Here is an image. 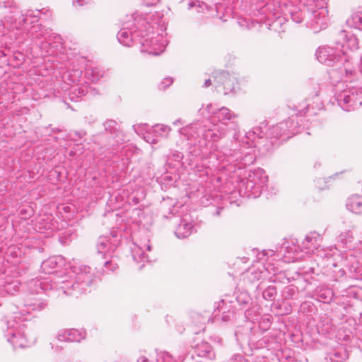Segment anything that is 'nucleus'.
Returning a JSON list of instances; mask_svg holds the SVG:
<instances>
[{
  "label": "nucleus",
  "instance_id": "ddd939ff",
  "mask_svg": "<svg viewBox=\"0 0 362 362\" xmlns=\"http://www.w3.org/2000/svg\"><path fill=\"white\" fill-rule=\"evenodd\" d=\"M214 86L218 92L221 91L222 87L224 95L235 93L237 88L236 78L228 72L220 71L214 78Z\"/></svg>",
  "mask_w": 362,
  "mask_h": 362
},
{
  "label": "nucleus",
  "instance_id": "f3484780",
  "mask_svg": "<svg viewBox=\"0 0 362 362\" xmlns=\"http://www.w3.org/2000/svg\"><path fill=\"white\" fill-rule=\"evenodd\" d=\"M35 229L46 237L51 236L58 229L57 221H53L50 216L39 218L35 225Z\"/></svg>",
  "mask_w": 362,
  "mask_h": 362
},
{
  "label": "nucleus",
  "instance_id": "4d7b16f0",
  "mask_svg": "<svg viewBox=\"0 0 362 362\" xmlns=\"http://www.w3.org/2000/svg\"><path fill=\"white\" fill-rule=\"evenodd\" d=\"M211 85H212V82L211 79H206L204 83V87L207 88L209 87Z\"/></svg>",
  "mask_w": 362,
  "mask_h": 362
},
{
  "label": "nucleus",
  "instance_id": "6e6552de",
  "mask_svg": "<svg viewBox=\"0 0 362 362\" xmlns=\"http://www.w3.org/2000/svg\"><path fill=\"white\" fill-rule=\"evenodd\" d=\"M316 56L320 63L327 66H332L338 62L347 60L345 57V52L340 50L337 45L335 48L328 46L320 47L316 51Z\"/></svg>",
  "mask_w": 362,
  "mask_h": 362
},
{
  "label": "nucleus",
  "instance_id": "72a5a7b5",
  "mask_svg": "<svg viewBox=\"0 0 362 362\" xmlns=\"http://www.w3.org/2000/svg\"><path fill=\"white\" fill-rule=\"evenodd\" d=\"M262 274V271L258 269L251 268L245 272V275L248 281L253 283L255 281L260 279Z\"/></svg>",
  "mask_w": 362,
  "mask_h": 362
},
{
  "label": "nucleus",
  "instance_id": "e2e57ef3",
  "mask_svg": "<svg viewBox=\"0 0 362 362\" xmlns=\"http://www.w3.org/2000/svg\"><path fill=\"white\" fill-rule=\"evenodd\" d=\"M99 75L100 78L103 76V74H101L99 69L97 68V71L95 72V76Z\"/></svg>",
  "mask_w": 362,
  "mask_h": 362
},
{
  "label": "nucleus",
  "instance_id": "69168bd1",
  "mask_svg": "<svg viewBox=\"0 0 362 362\" xmlns=\"http://www.w3.org/2000/svg\"><path fill=\"white\" fill-rule=\"evenodd\" d=\"M289 259H291L292 261H295L298 259L297 257H288Z\"/></svg>",
  "mask_w": 362,
  "mask_h": 362
},
{
  "label": "nucleus",
  "instance_id": "7ed1b4c3",
  "mask_svg": "<svg viewBox=\"0 0 362 362\" xmlns=\"http://www.w3.org/2000/svg\"><path fill=\"white\" fill-rule=\"evenodd\" d=\"M133 26L127 23L117 33L119 42L126 47L132 45L134 41L141 45V52L151 55H159L165 49L161 42L163 36L157 34L154 30L158 28L156 22H148L146 18L139 17L134 18Z\"/></svg>",
  "mask_w": 362,
  "mask_h": 362
},
{
  "label": "nucleus",
  "instance_id": "052dcab7",
  "mask_svg": "<svg viewBox=\"0 0 362 362\" xmlns=\"http://www.w3.org/2000/svg\"><path fill=\"white\" fill-rule=\"evenodd\" d=\"M75 134H76V136H78V137L82 138L83 136H85V135H86V132H83V131H81V132H75Z\"/></svg>",
  "mask_w": 362,
  "mask_h": 362
},
{
  "label": "nucleus",
  "instance_id": "bb28decb",
  "mask_svg": "<svg viewBox=\"0 0 362 362\" xmlns=\"http://www.w3.org/2000/svg\"><path fill=\"white\" fill-rule=\"evenodd\" d=\"M346 24L351 28L362 30V7L353 12L346 20Z\"/></svg>",
  "mask_w": 362,
  "mask_h": 362
},
{
  "label": "nucleus",
  "instance_id": "4be33fe9",
  "mask_svg": "<svg viewBox=\"0 0 362 362\" xmlns=\"http://www.w3.org/2000/svg\"><path fill=\"white\" fill-rule=\"evenodd\" d=\"M320 240V235L315 232H312L306 235L302 243V247L306 250V253H314L315 250H318L319 241Z\"/></svg>",
  "mask_w": 362,
  "mask_h": 362
},
{
  "label": "nucleus",
  "instance_id": "cd10ccee",
  "mask_svg": "<svg viewBox=\"0 0 362 362\" xmlns=\"http://www.w3.org/2000/svg\"><path fill=\"white\" fill-rule=\"evenodd\" d=\"M231 305H227L224 300L219 302L217 309L218 312L221 313V320L223 322L229 321L234 316V311L230 308Z\"/></svg>",
  "mask_w": 362,
  "mask_h": 362
},
{
  "label": "nucleus",
  "instance_id": "f257e3e1",
  "mask_svg": "<svg viewBox=\"0 0 362 362\" xmlns=\"http://www.w3.org/2000/svg\"><path fill=\"white\" fill-rule=\"evenodd\" d=\"M212 105L209 104L202 112L204 111L209 115V124H201L199 123L187 125L180 128L179 133L184 136L188 141L189 148L194 146V149L192 153L194 156L200 155L203 149L211 141H217L223 138L228 129V121L237 117V115L226 107H221L216 110H211Z\"/></svg>",
  "mask_w": 362,
  "mask_h": 362
},
{
  "label": "nucleus",
  "instance_id": "0eeeda50",
  "mask_svg": "<svg viewBox=\"0 0 362 362\" xmlns=\"http://www.w3.org/2000/svg\"><path fill=\"white\" fill-rule=\"evenodd\" d=\"M32 15L33 12L28 11L25 15H21L22 19L19 21L17 18L13 19V16H5L4 20L0 21V37H3L2 41L0 42L5 45V48H7L8 45H11L13 41L11 32L26 23L28 16Z\"/></svg>",
  "mask_w": 362,
  "mask_h": 362
},
{
  "label": "nucleus",
  "instance_id": "412c9836",
  "mask_svg": "<svg viewBox=\"0 0 362 362\" xmlns=\"http://www.w3.org/2000/svg\"><path fill=\"white\" fill-rule=\"evenodd\" d=\"M194 232V226L189 219L184 217L180 219V223L175 229V234L180 238H186Z\"/></svg>",
  "mask_w": 362,
  "mask_h": 362
},
{
  "label": "nucleus",
  "instance_id": "13d9d810",
  "mask_svg": "<svg viewBox=\"0 0 362 362\" xmlns=\"http://www.w3.org/2000/svg\"><path fill=\"white\" fill-rule=\"evenodd\" d=\"M149 360L146 356H141L138 358L137 362H148Z\"/></svg>",
  "mask_w": 362,
  "mask_h": 362
},
{
  "label": "nucleus",
  "instance_id": "a19ab883",
  "mask_svg": "<svg viewBox=\"0 0 362 362\" xmlns=\"http://www.w3.org/2000/svg\"><path fill=\"white\" fill-rule=\"evenodd\" d=\"M103 265L105 267L104 273H108L109 272H113L118 269L117 264L112 259L105 261Z\"/></svg>",
  "mask_w": 362,
  "mask_h": 362
},
{
  "label": "nucleus",
  "instance_id": "39448f33",
  "mask_svg": "<svg viewBox=\"0 0 362 362\" xmlns=\"http://www.w3.org/2000/svg\"><path fill=\"white\" fill-rule=\"evenodd\" d=\"M17 308H11V315H8L1 322V328L6 338L14 349L25 348L31 344L25 336L24 324L25 318L21 312L17 311Z\"/></svg>",
  "mask_w": 362,
  "mask_h": 362
},
{
  "label": "nucleus",
  "instance_id": "680f3d73",
  "mask_svg": "<svg viewBox=\"0 0 362 362\" xmlns=\"http://www.w3.org/2000/svg\"><path fill=\"white\" fill-rule=\"evenodd\" d=\"M173 124L174 125H182V124H183V122L180 119H178L175 120V122H173Z\"/></svg>",
  "mask_w": 362,
  "mask_h": 362
},
{
  "label": "nucleus",
  "instance_id": "c756f323",
  "mask_svg": "<svg viewBox=\"0 0 362 362\" xmlns=\"http://www.w3.org/2000/svg\"><path fill=\"white\" fill-rule=\"evenodd\" d=\"M257 289L262 291L263 298L269 301L274 300L277 293L276 288L274 286H268L263 289L262 283H260L257 286Z\"/></svg>",
  "mask_w": 362,
  "mask_h": 362
},
{
  "label": "nucleus",
  "instance_id": "aec40b11",
  "mask_svg": "<svg viewBox=\"0 0 362 362\" xmlns=\"http://www.w3.org/2000/svg\"><path fill=\"white\" fill-rule=\"evenodd\" d=\"M0 8L7 16H13V19L17 18L18 21L22 19L21 15H23L14 0H0Z\"/></svg>",
  "mask_w": 362,
  "mask_h": 362
},
{
  "label": "nucleus",
  "instance_id": "a878e982",
  "mask_svg": "<svg viewBox=\"0 0 362 362\" xmlns=\"http://www.w3.org/2000/svg\"><path fill=\"white\" fill-rule=\"evenodd\" d=\"M88 93V88L83 85H73L69 88V97L72 101H78L79 98L85 96Z\"/></svg>",
  "mask_w": 362,
  "mask_h": 362
},
{
  "label": "nucleus",
  "instance_id": "a211bd4d",
  "mask_svg": "<svg viewBox=\"0 0 362 362\" xmlns=\"http://www.w3.org/2000/svg\"><path fill=\"white\" fill-rule=\"evenodd\" d=\"M65 263L63 257L53 256L43 261L41 264V269L45 274H53L62 268Z\"/></svg>",
  "mask_w": 362,
  "mask_h": 362
},
{
  "label": "nucleus",
  "instance_id": "c03bdc74",
  "mask_svg": "<svg viewBox=\"0 0 362 362\" xmlns=\"http://www.w3.org/2000/svg\"><path fill=\"white\" fill-rule=\"evenodd\" d=\"M97 71V68L95 69H87L85 71L86 77L90 80L92 82L98 81L100 79V76H95V72Z\"/></svg>",
  "mask_w": 362,
  "mask_h": 362
},
{
  "label": "nucleus",
  "instance_id": "9d476101",
  "mask_svg": "<svg viewBox=\"0 0 362 362\" xmlns=\"http://www.w3.org/2000/svg\"><path fill=\"white\" fill-rule=\"evenodd\" d=\"M268 177L262 169L256 170L249 175L246 182V189L248 196L257 197L259 196L264 187L267 185Z\"/></svg>",
  "mask_w": 362,
  "mask_h": 362
},
{
  "label": "nucleus",
  "instance_id": "ea45409f",
  "mask_svg": "<svg viewBox=\"0 0 362 362\" xmlns=\"http://www.w3.org/2000/svg\"><path fill=\"white\" fill-rule=\"evenodd\" d=\"M19 288V283L17 281L6 284L4 286L5 291L11 295H13L15 291H18Z\"/></svg>",
  "mask_w": 362,
  "mask_h": 362
},
{
  "label": "nucleus",
  "instance_id": "423d86ee",
  "mask_svg": "<svg viewBox=\"0 0 362 362\" xmlns=\"http://www.w3.org/2000/svg\"><path fill=\"white\" fill-rule=\"evenodd\" d=\"M336 100L342 110L353 111L362 105V88L344 89L336 94Z\"/></svg>",
  "mask_w": 362,
  "mask_h": 362
},
{
  "label": "nucleus",
  "instance_id": "f8f14e48",
  "mask_svg": "<svg viewBox=\"0 0 362 362\" xmlns=\"http://www.w3.org/2000/svg\"><path fill=\"white\" fill-rule=\"evenodd\" d=\"M119 241L116 231L112 232L111 236L99 237L96 243L98 253L101 255L102 258H107V255H110L116 250Z\"/></svg>",
  "mask_w": 362,
  "mask_h": 362
},
{
  "label": "nucleus",
  "instance_id": "37998d69",
  "mask_svg": "<svg viewBox=\"0 0 362 362\" xmlns=\"http://www.w3.org/2000/svg\"><path fill=\"white\" fill-rule=\"evenodd\" d=\"M291 18L295 23H299L303 21L305 13L301 11H295L291 13Z\"/></svg>",
  "mask_w": 362,
  "mask_h": 362
},
{
  "label": "nucleus",
  "instance_id": "338daca9",
  "mask_svg": "<svg viewBox=\"0 0 362 362\" xmlns=\"http://www.w3.org/2000/svg\"><path fill=\"white\" fill-rule=\"evenodd\" d=\"M272 267V264H268V265L266 267V268H265L266 271L269 272V269H270V267Z\"/></svg>",
  "mask_w": 362,
  "mask_h": 362
},
{
  "label": "nucleus",
  "instance_id": "a18cd8bd",
  "mask_svg": "<svg viewBox=\"0 0 362 362\" xmlns=\"http://www.w3.org/2000/svg\"><path fill=\"white\" fill-rule=\"evenodd\" d=\"M104 127L106 132L112 133L117 129V122L109 119L105 122Z\"/></svg>",
  "mask_w": 362,
  "mask_h": 362
},
{
  "label": "nucleus",
  "instance_id": "473e14b6",
  "mask_svg": "<svg viewBox=\"0 0 362 362\" xmlns=\"http://www.w3.org/2000/svg\"><path fill=\"white\" fill-rule=\"evenodd\" d=\"M132 257L136 262H145L147 256L144 253V250L139 245L134 244V247L131 248Z\"/></svg>",
  "mask_w": 362,
  "mask_h": 362
},
{
  "label": "nucleus",
  "instance_id": "774afa93",
  "mask_svg": "<svg viewBox=\"0 0 362 362\" xmlns=\"http://www.w3.org/2000/svg\"><path fill=\"white\" fill-rule=\"evenodd\" d=\"M360 70H361V72L362 74V56H361V58Z\"/></svg>",
  "mask_w": 362,
  "mask_h": 362
},
{
  "label": "nucleus",
  "instance_id": "dca6fc26",
  "mask_svg": "<svg viewBox=\"0 0 362 362\" xmlns=\"http://www.w3.org/2000/svg\"><path fill=\"white\" fill-rule=\"evenodd\" d=\"M337 45L346 52L345 47L351 50L357 49L358 47V41L356 36L352 34H348L345 30H341L337 35Z\"/></svg>",
  "mask_w": 362,
  "mask_h": 362
},
{
  "label": "nucleus",
  "instance_id": "de8ad7c7",
  "mask_svg": "<svg viewBox=\"0 0 362 362\" xmlns=\"http://www.w3.org/2000/svg\"><path fill=\"white\" fill-rule=\"evenodd\" d=\"M151 130L152 129H151L148 131H146V132L144 134V139L149 144H156L158 142V139L151 135L150 132Z\"/></svg>",
  "mask_w": 362,
  "mask_h": 362
},
{
  "label": "nucleus",
  "instance_id": "09e8293b",
  "mask_svg": "<svg viewBox=\"0 0 362 362\" xmlns=\"http://www.w3.org/2000/svg\"><path fill=\"white\" fill-rule=\"evenodd\" d=\"M193 7H198L199 8H201V10H199V9L197 10L198 12H200L204 10L203 7H206V4L203 2L200 3L199 1H192L188 3V8H192Z\"/></svg>",
  "mask_w": 362,
  "mask_h": 362
},
{
  "label": "nucleus",
  "instance_id": "6ab92c4d",
  "mask_svg": "<svg viewBox=\"0 0 362 362\" xmlns=\"http://www.w3.org/2000/svg\"><path fill=\"white\" fill-rule=\"evenodd\" d=\"M86 337V332L76 329L61 330L57 335V339L60 341L79 342Z\"/></svg>",
  "mask_w": 362,
  "mask_h": 362
},
{
  "label": "nucleus",
  "instance_id": "1a4fd4ad",
  "mask_svg": "<svg viewBox=\"0 0 362 362\" xmlns=\"http://www.w3.org/2000/svg\"><path fill=\"white\" fill-rule=\"evenodd\" d=\"M298 123L297 117H290L269 128L267 135L271 139H277L281 136H286V139L290 138L295 134V127Z\"/></svg>",
  "mask_w": 362,
  "mask_h": 362
},
{
  "label": "nucleus",
  "instance_id": "c85d7f7f",
  "mask_svg": "<svg viewBox=\"0 0 362 362\" xmlns=\"http://www.w3.org/2000/svg\"><path fill=\"white\" fill-rule=\"evenodd\" d=\"M316 295L320 301L328 303L333 297V291L331 288L327 287H317L316 289Z\"/></svg>",
  "mask_w": 362,
  "mask_h": 362
},
{
  "label": "nucleus",
  "instance_id": "4c0bfd02",
  "mask_svg": "<svg viewBox=\"0 0 362 362\" xmlns=\"http://www.w3.org/2000/svg\"><path fill=\"white\" fill-rule=\"evenodd\" d=\"M320 88L318 85L316 86V87L314 88L315 91V101L313 102V104H308L307 108L308 109H317L320 110L323 107V104L321 102V100L317 98L319 93H320Z\"/></svg>",
  "mask_w": 362,
  "mask_h": 362
},
{
  "label": "nucleus",
  "instance_id": "20e7f679",
  "mask_svg": "<svg viewBox=\"0 0 362 362\" xmlns=\"http://www.w3.org/2000/svg\"><path fill=\"white\" fill-rule=\"evenodd\" d=\"M73 272L76 274L74 279L69 275L53 276L50 280V289L61 291L66 295L76 296L86 292L95 279L90 268L86 265L74 266Z\"/></svg>",
  "mask_w": 362,
  "mask_h": 362
},
{
  "label": "nucleus",
  "instance_id": "9b49d317",
  "mask_svg": "<svg viewBox=\"0 0 362 362\" xmlns=\"http://www.w3.org/2000/svg\"><path fill=\"white\" fill-rule=\"evenodd\" d=\"M308 21L307 26L310 27L315 33L325 29L329 23L328 11L327 8L320 7L312 13H308Z\"/></svg>",
  "mask_w": 362,
  "mask_h": 362
},
{
  "label": "nucleus",
  "instance_id": "8fccbe9b",
  "mask_svg": "<svg viewBox=\"0 0 362 362\" xmlns=\"http://www.w3.org/2000/svg\"><path fill=\"white\" fill-rule=\"evenodd\" d=\"M173 82V80L172 78L167 77L163 79V81L160 83L159 85L160 89H165L166 88L169 87Z\"/></svg>",
  "mask_w": 362,
  "mask_h": 362
},
{
  "label": "nucleus",
  "instance_id": "393cba45",
  "mask_svg": "<svg viewBox=\"0 0 362 362\" xmlns=\"http://www.w3.org/2000/svg\"><path fill=\"white\" fill-rule=\"evenodd\" d=\"M348 358L349 354L345 348L339 346L329 352L327 359L331 362H344Z\"/></svg>",
  "mask_w": 362,
  "mask_h": 362
},
{
  "label": "nucleus",
  "instance_id": "5fc2aeb1",
  "mask_svg": "<svg viewBox=\"0 0 362 362\" xmlns=\"http://www.w3.org/2000/svg\"><path fill=\"white\" fill-rule=\"evenodd\" d=\"M270 325V321L269 319H264L260 324V326L262 327L264 329H267V327Z\"/></svg>",
  "mask_w": 362,
  "mask_h": 362
},
{
  "label": "nucleus",
  "instance_id": "79ce46f5",
  "mask_svg": "<svg viewBox=\"0 0 362 362\" xmlns=\"http://www.w3.org/2000/svg\"><path fill=\"white\" fill-rule=\"evenodd\" d=\"M296 293V288L293 286H287L282 291V296L286 299H291Z\"/></svg>",
  "mask_w": 362,
  "mask_h": 362
},
{
  "label": "nucleus",
  "instance_id": "f03ea898",
  "mask_svg": "<svg viewBox=\"0 0 362 362\" xmlns=\"http://www.w3.org/2000/svg\"><path fill=\"white\" fill-rule=\"evenodd\" d=\"M257 134L255 130L246 132L242 138L241 148L239 150L224 147L221 151L211 153L207 168L232 173L235 171V168L241 169L252 165L256 158L254 148L262 139Z\"/></svg>",
  "mask_w": 362,
  "mask_h": 362
},
{
  "label": "nucleus",
  "instance_id": "603ef678",
  "mask_svg": "<svg viewBox=\"0 0 362 362\" xmlns=\"http://www.w3.org/2000/svg\"><path fill=\"white\" fill-rule=\"evenodd\" d=\"M146 126V124H144V125H143V124H136V125H134L133 128H134V131L138 134H141L142 129L144 127H145Z\"/></svg>",
  "mask_w": 362,
  "mask_h": 362
},
{
  "label": "nucleus",
  "instance_id": "c9c22d12",
  "mask_svg": "<svg viewBox=\"0 0 362 362\" xmlns=\"http://www.w3.org/2000/svg\"><path fill=\"white\" fill-rule=\"evenodd\" d=\"M151 129H153V131L154 132L158 133L160 136L165 137H167L171 131V128L170 126L160 124H157L154 125L153 127H151Z\"/></svg>",
  "mask_w": 362,
  "mask_h": 362
},
{
  "label": "nucleus",
  "instance_id": "4468645a",
  "mask_svg": "<svg viewBox=\"0 0 362 362\" xmlns=\"http://www.w3.org/2000/svg\"><path fill=\"white\" fill-rule=\"evenodd\" d=\"M47 300L44 293H35L28 292L23 300L26 313L40 312L47 307Z\"/></svg>",
  "mask_w": 362,
  "mask_h": 362
},
{
  "label": "nucleus",
  "instance_id": "58836bf2",
  "mask_svg": "<svg viewBox=\"0 0 362 362\" xmlns=\"http://www.w3.org/2000/svg\"><path fill=\"white\" fill-rule=\"evenodd\" d=\"M236 300L240 305H247L250 303L251 298L247 292H240L236 296Z\"/></svg>",
  "mask_w": 362,
  "mask_h": 362
},
{
  "label": "nucleus",
  "instance_id": "5701e85b",
  "mask_svg": "<svg viewBox=\"0 0 362 362\" xmlns=\"http://www.w3.org/2000/svg\"><path fill=\"white\" fill-rule=\"evenodd\" d=\"M346 208L353 213L362 214V194H355L349 197L346 202Z\"/></svg>",
  "mask_w": 362,
  "mask_h": 362
},
{
  "label": "nucleus",
  "instance_id": "49530a36",
  "mask_svg": "<svg viewBox=\"0 0 362 362\" xmlns=\"http://www.w3.org/2000/svg\"><path fill=\"white\" fill-rule=\"evenodd\" d=\"M245 318L251 322H254L257 320V311L253 309H247L245 312Z\"/></svg>",
  "mask_w": 362,
  "mask_h": 362
},
{
  "label": "nucleus",
  "instance_id": "e433bc0d",
  "mask_svg": "<svg viewBox=\"0 0 362 362\" xmlns=\"http://www.w3.org/2000/svg\"><path fill=\"white\" fill-rule=\"evenodd\" d=\"M183 158V154L181 152L177 151H172L170 155L168 156L166 163L168 165L175 166V164H173L172 161H175L177 163H180Z\"/></svg>",
  "mask_w": 362,
  "mask_h": 362
},
{
  "label": "nucleus",
  "instance_id": "0e129e2a",
  "mask_svg": "<svg viewBox=\"0 0 362 362\" xmlns=\"http://www.w3.org/2000/svg\"><path fill=\"white\" fill-rule=\"evenodd\" d=\"M6 54L4 52V51L0 50V57H5Z\"/></svg>",
  "mask_w": 362,
  "mask_h": 362
},
{
  "label": "nucleus",
  "instance_id": "6e6d98bb",
  "mask_svg": "<svg viewBox=\"0 0 362 362\" xmlns=\"http://www.w3.org/2000/svg\"><path fill=\"white\" fill-rule=\"evenodd\" d=\"M81 74H82L81 71H79V70L74 71V76H76V78L80 77ZM77 81V78L71 79V81Z\"/></svg>",
  "mask_w": 362,
  "mask_h": 362
},
{
  "label": "nucleus",
  "instance_id": "bf43d9fd",
  "mask_svg": "<svg viewBox=\"0 0 362 362\" xmlns=\"http://www.w3.org/2000/svg\"><path fill=\"white\" fill-rule=\"evenodd\" d=\"M233 361H236L240 362L243 361V356L241 355H235L233 357Z\"/></svg>",
  "mask_w": 362,
  "mask_h": 362
},
{
  "label": "nucleus",
  "instance_id": "864d4df0",
  "mask_svg": "<svg viewBox=\"0 0 362 362\" xmlns=\"http://www.w3.org/2000/svg\"><path fill=\"white\" fill-rule=\"evenodd\" d=\"M159 0H144V4L146 6H151L157 4Z\"/></svg>",
  "mask_w": 362,
  "mask_h": 362
},
{
  "label": "nucleus",
  "instance_id": "3c124183",
  "mask_svg": "<svg viewBox=\"0 0 362 362\" xmlns=\"http://www.w3.org/2000/svg\"><path fill=\"white\" fill-rule=\"evenodd\" d=\"M73 4L75 6H81L88 3V0H72Z\"/></svg>",
  "mask_w": 362,
  "mask_h": 362
},
{
  "label": "nucleus",
  "instance_id": "2f4dec72",
  "mask_svg": "<svg viewBox=\"0 0 362 362\" xmlns=\"http://www.w3.org/2000/svg\"><path fill=\"white\" fill-rule=\"evenodd\" d=\"M28 289L29 292H33L35 293H44L43 291L47 289L45 284L44 282H42L39 279H32L28 283Z\"/></svg>",
  "mask_w": 362,
  "mask_h": 362
},
{
  "label": "nucleus",
  "instance_id": "7c9ffc66",
  "mask_svg": "<svg viewBox=\"0 0 362 362\" xmlns=\"http://www.w3.org/2000/svg\"><path fill=\"white\" fill-rule=\"evenodd\" d=\"M151 362H175V361L168 352L156 351L155 356L151 358Z\"/></svg>",
  "mask_w": 362,
  "mask_h": 362
},
{
  "label": "nucleus",
  "instance_id": "2eb2a0df",
  "mask_svg": "<svg viewBox=\"0 0 362 362\" xmlns=\"http://www.w3.org/2000/svg\"><path fill=\"white\" fill-rule=\"evenodd\" d=\"M28 35L41 48L47 49L51 45V33L40 24H33L28 30Z\"/></svg>",
  "mask_w": 362,
  "mask_h": 362
},
{
  "label": "nucleus",
  "instance_id": "b1692460",
  "mask_svg": "<svg viewBox=\"0 0 362 362\" xmlns=\"http://www.w3.org/2000/svg\"><path fill=\"white\" fill-rule=\"evenodd\" d=\"M195 352L200 357H206L210 360H214L216 354L211 345L206 341L198 344L195 347Z\"/></svg>",
  "mask_w": 362,
  "mask_h": 362
},
{
  "label": "nucleus",
  "instance_id": "f704fd0d",
  "mask_svg": "<svg viewBox=\"0 0 362 362\" xmlns=\"http://www.w3.org/2000/svg\"><path fill=\"white\" fill-rule=\"evenodd\" d=\"M354 240V235L351 230H346L341 233L338 236V242L343 245H346L351 243Z\"/></svg>",
  "mask_w": 362,
  "mask_h": 362
}]
</instances>
